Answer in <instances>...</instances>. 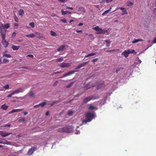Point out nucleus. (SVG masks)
I'll list each match as a JSON object with an SVG mask.
<instances>
[{
	"label": "nucleus",
	"instance_id": "nucleus-36",
	"mask_svg": "<svg viewBox=\"0 0 156 156\" xmlns=\"http://www.w3.org/2000/svg\"><path fill=\"white\" fill-rule=\"evenodd\" d=\"M29 25L32 27V28L34 27V22H31L30 23Z\"/></svg>",
	"mask_w": 156,
	"mask_h": 156
},
{
	"label": "nucleus",
	"instance_id": "nucleus-54",
	"mask_svg": "<svg viewBox=\"0 0 156 156\" xmlns=\"http://www.w3.org/2000/svg\"><path fill=\"white\" fill-rule=\"evenodd\" d=\"M115 51L114 50H107L106 51V52H112Z\"/></svg>",
	"mask_w": 156,
	"mask_h": 156
},
{
	"label": "nucleus",
	"instance_id": "nucleus-42",
	"mask_svg": "<svg viewBox=\"0 0 156 156\" xmlns=\"http://www.w3.org/2000/svg\"><path fill=\"white\" fill-rule=\"evenodd\" d=\"M3 88L6 89H7L9 88V86L8 84H6L3 87Z\"/></svg>",
	"mask_w": 156,
	"mask_h": 156
},
{
	"label": "nucleus",
	"instance_id": "nucleus-60",
	"mask_svg": "<svg viewBox=\"0 0 156 156\" xmlns=\"http://www.w3.org/2000/svg\"><path fill=\"white\" fill-rule=\"evenodd\" d=\"M15 93H16L15 92V90H14L13 92H12V93H11V95H14Z\"/></svg>",
	"mask_w": 156,
	"mask_h": 156
},
{
	"label": "nucleus",
	"instance_id": "nucleus-57",
	"mask_svg": "<svg viewBox=\"0 0 156 156\" xmlns=\"http://www.w3.org/2000/svg\"><path fill=\"white\" fill-rule=\"evenodd\" d=\"M66 7L68 9H73V7H68V6H66Z\"/></svg>",
	"mask_w": 156,
	"mask_h": 156
},
{
	"label": "nucleus",
	"instance_id": "nucleus-49",
	"mask_svg": "<svg viewBox=\"0 0 156 156\" xmlns=\"http://www.w3.org/2000/svg\"><path fill=\"white\" fill-rule=\"evenodd\" d=\"M112 1V0H104V1H106V2L107 3H108L110 2H111Z\"/></svg>",
	"mask_w": 156,
	"mask_h": 156
},
{
	"label": "nucleus",
	"instance_id": "nucleus-5",
	"mask_svg": "<svg viewBox=\"0 0 156 156\" xmlns=\"http://www.w3.org/2000/svg\"><path fill=\"white\" fill-rule=\"evenodd\" d=\"M130 53H133L134 54H136V52L133 49L131 52H130L129 50H128V51H125L124 52L122 53V55H124L126 57H127L128 56V55Z\"/></svg>",
	"mask_w": 156,
	"mask_h": 156
},
{
	"label": "nucleus",
	"instance_id": "nucleus-50",
	"mask_svg": "<svg viewBox=\"0 0 156 156\" xmlns=\"http://www.w3.org/2000/svg\"><path fill=\"white\" fill-rule=\"evenodd\" d=\"M133 5L132 3L131 2H129L127 3V6H129V5Z\"/></svg>",
	"mask_w": 156,
	"mask_h": 156
},
{
	"label": "nucleus",
	"instance_id": "nucleus-52",
	"mask_svg": "<svg viewBox=\"0 0 156 156\" xmlns=\"http://www.w3.org/2000/svg\"><path fill=\"white\" fill-rule=\"evenodd\" d=\"M16 34V33L15 32H13L12 34V37H15Z\"/></svg>",
	"mask_w": 156,
	"mask_h": 156
},
{
	"label": "nucleus",
	"instance_id": "nucleus-43",
	"mask_svg": "<svg viewBox=\"0 0 156 156\" xmlns=\"http://www.w3.org/2000/svg\"><path fill=\"white\" fill-rule=\"evenodd\" d=\"M27 57H30V58H33L34 57V56L30 54V55H27Z\"/></svg>",
	"mask_w": 156,
	"mask_h": 156
},
{
	"label": "nucleus",
	"instance_id": "nucleus-62",
	"mask_svg": "<svg viewBox=\"0 0 156 156\" xmlns=\"http://www.w3.org/2000/svg\"><path fill=\"white\" fill-rule=\"evenodd\" d=\"M23 68L26 69H28L29 67H23Z\"/></svg>",
	"mask_w": 156,
	"mask_h": 156
},
{
	"label": "nucleus",
	"instance_id": "nucleus-13",
	"mask_svg": "<svg viewBox=\"0 0 156 156\" xmlns=\"http://www.w3.org/2000/svg\"><path fill=\"white\" fill-rule=\"evenodd\" d=\"M98 54L97 52H93L88 54V55L85 56V57L87 58L91 56H93L95 55H97Z\"/></svg>",
	"mask_w": 156,
	"mask_h": 156
},
{
	"label": "nucleus",
	"instance_id": "nucleus-16",
	"mask_svg": "<svg viewBox=\"0 0 156 156\" xmlns=\"http://www.w3.org/2000/svg\"><path fill=\"white\" fill-rule=\"evenodd\" d=\"M2 140H4L3 141V143L2 144H7V145H10L11 142H10L8 141L7 140H5L4 139H2Z\"/></svg>",
	"mask_w": 156,
	"mask_h": 156
},
{
	"label": "nucleus",
	"instance_id": "nucleus-35",
	"mask_svg": "<svg viewBox=\"0 0 156 156\" xmlns=\"http://www.w3.org/2000/svg\"><path fill=\"white\" fill-rule=\"evenodd\" d=\"M9 62V60L6 59V58H4V59L3 62L4 63H8Z\"/></svg>",
	"mask_w": 156,
	"mask_h": 156
},
{
	"label": "nucleus",
	"instance_id": "nucleus-37",
	"mask_svg": "<svg viewBox=\"0 0 156 156\" xmlns=\"http://www.w3.org/2000/svg\"><path fill=\"white\" fill-rule=\"evenodd\" d=\"M14 20L16 22H18L19 21V20L18 18L15 15L14 16Z\"/></svg>",
	"mask_w": 156,
	"mask_h": 156
},
{
	"label": "nucleus",
	"instance_id": "nucleus-38",
	"mask_svg": "<svg viewBox=\"0 0 156 156\" xmlns=\"http://www.w3.org/2000/svg\"><path fill=\"white\" fill-rule=\"evenodd\" d=\"M63 60V58H59L57 59H56V62H62Z\"/></svg>",
	"mask_w": 156,
	"mask_h": 156
},
{
	"label": "nucleus",
	"instance_id": "nucleus-29",
	"mask_svg": "<svg viewBox=\"0 0 156 156\" xmlns=\"http://www.w3.org/2000/svg\"><path fill=\"white\" fill-rule=\"evenodd\" d=\"M51 34L52 36L54 37L56 36V33L52 31H51Z\"/></svg>",
	"mask_w": 156,
	"mask_h": 156
},
{
	"label": "nucleus",
	"instance_id": "nucleus-20",
	"mask_svg": "<svg viewBox=\"0 0 156 156\" xmlns=\"http://www.w3.org/2000/svg\"><path fill=\"white\" fill-rule=\"evenodd\" d=\"M2 27H4L6 29H8L10 27L9 23H7L6 24H4V25H2Z\"/></svg>",
	"mask_w": 156,
	"mask_h": 156
},
{
	"label": "nucleus",
	"instance_id": "nucleus-24",
	"mask_svg": "<svg viewBox=\"0 0 156 156\" xmlns=\"http://www.w3.org/2000/svg\"><path fill=\"white\" fill-rule=\"evenodd\" d=\"M67 47H68L67 45H65V44L62 45V46H61L60 47H59V48H58V49H64V48H67Z\"/></svg>",
	"mask_w": 156,
	"mask_h": 156
},
{
	"label": "nucleus",
	"instance_id": "nucleus-26",
	"mask_svg": "<svg viewBox=\"0 0 156 156\" xmlns=\"http://www.w3.org/2000/svg\"><path fill=\"white\" fill-rule=\"evenodd\" d=\"M61 12H62V15H65L68 13V11H64L63 9L61 11Z\"/></svg>",
	"mask_w": 156,
	"mask_h": 156
},
{
	"label": "nucleus",
	"instance_id": "nucleus-31",
	"mask_svg": "<svg viewBox=\"0 0 156 156\" xmlns=\"http://www.w3.org/2000/svg\"><path fill=\"white\" fill-rule=\"evenodd\" d=\"M74 83V82H72L69 83L66 86V87L67 88H69L71 87Z\"/></svg>",
	"mask_w": 156,
	"mask_h": 156
},
{
	"label": "nucleus",
	"instance_id": "nucleus-30",
	"mask_svg": "<svg viewBox=\"0 0 156 156\" xmlns=\"http://www.w3.org/2000/svg\"><path fill=\"white\" fill-rule=\"evenodd\" d=\"M96 108V107H95L93 106H92L91 105H90L88 109L89 110H93V109H95Z\"/></svg>",
	"mask_w": 156,
	"mask_h": 156
},
{
	"label": "nucleus",
	"instance_id": "nucleus-3",
	"mask_svg": "<svg viewBox=\"0 0 156 156\" xmlns=\"http://www.w3.org/2000/svg\"><path fill=\"white\" fill-rule=\"evenodd\" d=\"M63 127L64 132L69 133L73 131V128L71 126H67Z\"/></svg>",
	"mask_w": 156,
	"mask_h": 156
},
{
	"label": "nucleus",
	"instance_id": "nucleus-39",
	"mask_svg": "<svg viewBox=\"0 0 156 156\" xmlns=\"http://www.w3.org/2000/svg\"><path fill=\"white\" fill-rule=\"evenodd\" d=\"M62 73V71H58L57 72H55V73H52L51 74V75L53 76V75H54L55 74H60V73Z\"/></svg>",
	"mask_w": 156,
	"mask_h": 156
},
{
	"label": "nucleus",
	"instance_id": "nucleus-4",
	"mask_svg": "<svg viewBox=\"0 0 156 156\" xmlns=\"http://www.w3.org/2000/svg\"><path fill=\"white\" fill-rule=\"evenodd\" d=\"M96 98L95 96H92L90 97H88L85 98L83 101V103L84 104H86L88 102L90 101L92 99H95Z\"/></svg>",
	"mask_w": 156,
	"mask_h": 156
},
{
	"label": "nucleus",
	"instance_id": "nucleus-1",
	"mask_svg": "<svg viewBox=\"0 0 156 156\" xmlns=\"http://www.w3.org/2000/svg\"><path fill=\"white\" fill-rule=\"evenodd\" d=\"M85 116L87 119L86 120H83L82 122L86 123L87 122H90L92 120L94 117V113L87 112L85 114Z\"/></svg>",
	"mask_w": 156,
	"mask_h": 156
},
{
	"label": "nucleus",
	"instance_id": "nucleus-25",
	"mask_svg": "<svg viewBox=\"0 0 156 156\" xmlns=\"http://www.w3.org/2000/svg\"><path fill=\"white\" fill-rule=\"evenodd\" d=\"M46 103L45 102H43L39 104L40 106H41V107H43L45 105H46Z\"/></svg>",
	"mask_w": 156,
	"mask_h": 156
},
{
	"label": "nucleus",
	"instance_id": "nucleus-18",
	"mask_svg": "<svg viewBox=\"0 0 156 156\" xmlns=\"http://www.w3.org/2000/svg\"><path fill=\"white\" fill-rule=\"evenodd\" d=\"M15 90V92L16 93H19L22 92L23 91V89L21 88H20L16 90Z\"/></svg>",
	"mask_w": 156,
	"mask_h": 156
},
{
	"label": "nucleus",
	"instance_id": "nucleus-55",
	"mask_svg": "<svg viewBox=\"0 0 156 156\" xmlns=\"http://www.w3.org/2000/svg\"><path fill=\"white\" fill-rule=\"evenodd\" d=\"M153 42L154 43H156V37L153 40Z\"/></svg>",
	"mask_w": 156,
	"mask_h": 156
},
{
	"label": "nucleus",
	"instance_id": "nucleus-33",
	"mask_svg": "<svg viewBox=\"0 0 156 156\" xmlns=\"http://www.w3.org/2000/svg\"><path fill=\"white\" fill-rule=\"evenodd\" d=\"M58 131L60 132H64L63 127L58 129Z\"/></svg>",
	"mask_w": 156,
	"mask_h": 156
},
{
	"label": "nucleus",
	"instance_id": "nucleus-15",
	"mask_svg": "<svg viewBox=\"0 0 156 156\" xmlns=\"http://www.w3.org/2000/svg\"><path fill=\"white\" fill-rule=\"evenodd\" d=\"M143 41V40L142 39H134L132 41V43H137L139 41Z\"/></svg>",
	"mask_w": 156,
	"mask_h": 156
},
{
	"label": "nucleus",
	"instance_id": "nucleus-19",
	"mask_svg": "<svg viewBox=\"0 0 156 156\" xmlns=\"http://www.w3.org/2000/svg\"><path fill=\"white\" fill-rule=\"evenodd\" d=\"M24 13V11L22 9H20L19 11V14L20 16L23 15Z\"/></svg>",
	"mask_w": 156,
	"mask_h": 156
},
{
	"label": "nucleus",
	"instance_id": "nucleus-41",
	"mask_svg": "<svg viewBox=\"0 0 156 156\" xmlns=\"http://www.w3.org/2000/svg\"><path fill=\"white\" fill-rule=\"evenodd\" d=\"M58 101H54V102H53L52 103L50 104V106H51L52 105H53L55 104L56 103H58Z\"/></svg>",
	"mask_w": 156,
	"mask_h": 156
},
{
	"label": "nucleus",
	"instance_id": "nucleus-10",
	"mask_svg": "<svg viewBox=\"0 0 156 156\" xmlns=\"http://www.w3.org/2000/svg\"><path fill=\"white\" fill-rule=\"evenodd\" d=\"M24 110L23 108L19 109H12L11 111L9 112V114H11L13 113L16 112H21Z\"/></svg>",
	"mask_w": 156,
	"mask_h": 156
},
{
	"label": "nucleus",
	"instance_id": "nucleus-12",
	"mask_svg": "<svg viewBox=\"0 0 156 156\" xmlns=\"http://www.w3.org/2000/svg\"><path fill=\"white\" fill-rule=\"evenodd\" d=\"M120 10H122V15H123L125 14H127V11L126 9L124 8L120 7L119 8Z\"/></svg>",
	"mask_w": 156,
	"mask_h": 156
},
{
	"label": "nucleus",
	"instance_id": "nucleus-23",
	"mask_svg": "<svg viewBox=\"0 0 156 156\" xmlns=\"http://www.w3.org/2000/svg\"><path fill=\"white\" fill-rule=\"evenodd\" d=\"M78 11L83 12H86V10L84 8L82 7L78 9Z\"/></svg>",
	"mask_w": 156,
	"mask_h": 156
},
{
	"label": "nucleus",
	"instance_id": "nucleus-59",
	"mask_svg": "<svg viewBox=\"0 0 156 156\" xmlns=\"http://www.w3.org/2000/svg\"><path fill=\"white\" fill-rule=\"evenodd\" d=\"M23 112L24 113L25 115H26L28 113L27 112Z\"/></svg>",
	"mask_w": 156,
	"mask_h": 156
},
{
	"label": "nucleus",
	"instance_id": "nucleus-17",
	"mask_svg": "<svg viewBox=\"0 0 156 156\" xmlns=\"http://www.w3.org/2000/svg\"><path fill=\"white\" fill-rule=\"evenodd\" d=\"M2 43L3 45H4L5 48H6L8 46V42L5 40L2 41Z\"/></svg>",
	"mask_w": 156,
	"mask_h": 156
},
{
	"label": "nucleus",
	"instance_id": "nucleus-2",
	"mask_svg": "<svg viewBox=\"0 0 156 156\" xmlns=\"http://www.w3.org/2000/svg\"><path fill=\"white\" fill-rule=\"evenodd\" d=\"M92 29L97 31V34H104L107 32V30L102 29L101 28H99L98 26L93 27Z\"/></svg>",
	"mask_w": 156,
	"mask_h": 156
},
{
	"label": "nucleus",
	"instance_id": "nucleus-7",
	"mask_svg": "<svg viewBox=\"0 0 156 156\" xmlns=\"http://www.w3.org/2000/svg\"><path fill=\"white\" fill-rule=\"evenodd\" d=\"M78 70H75V71H70L67 73H66L64 74L60 78H62L64 77H65L66 76H69L71 74H73L75 72H78Z\"/></svg>",
	"mask_w": 156,
	"mask_h": 156
},
{
	"label": "nucleus",
	"instance_id": "nucleus-8",
	"mask_svg": "<svg viewBox=\"0 0 156 156\" xmlns=\"http://www.w3.org/2000/svg\"><path fill=\"white\" fill-rule=\"evenodd\" d=\"M11 133H9L5 132L4 131H0V135L3 137H5L10 134H11Z\"/></svg>",
	"mask_w": 156,
	"mask_h": 156
},
{
	"label": "nucleus",
	"instance_id": "nucleus-32",
	"mask_svg": "<svg viewBox=\"0 0 156 156\" xmlns=\"http://www.w3.org/2000/svg\"><path fill=\"white\" fill-rule=\"evenodd\" d=\"M3 56L7 58H10L11 57V55L9 54H3Z\"/></svg>",
	"mask_w": 156,
	"mask_h": 156
},
{
	"label": "nucleus",
	"instance_id": "nucleus-6",
	"mask_svg": "<svg viewBox=\"0 0 156 156\" xmlns=\"http://www.w3.org/2000/svg\"><path fill=\"white\" fill-rule=\"evenodd\" d=\"M37 147H33L30 149L27 152V154L29 155H31L33 154L34 152L37 150Z\"/></svg>",
	"mask_w": 156,
	"mask_h": 156
},
{
	"label": "nucleus",
	"instance_id": "nucleus-53",
	"mask_svg": "<svg viewBox=\"0 0 156 156\" xmlns=\"http://www.w3.org/2000/svg\"><path fill=\"white\" fill-rule=\"evenodd\" d=\"M58 81H56L55 83L53 84V86H56L57 84V83H58Z\"/></svg>",
	"mask_w": 156,
	"mask_h": 156
},
{
	"label": "nucleus",
	"instance_id": "nucleus-21",
	"mask_svg": "<svg viewBox=\"0 0 156 156\" xmlns=\"http://www.w3.org/2000/svg\"><path fill=\"white\" fill-rule=\"evenodd\" d=\"M26 36L30 38H33L35 36V35L33 34L32 33L30 34L26 35Z\"/></svg>",
	"mask_w": 156,
	"mask_h": 156
},
{
	"label": "nucleus",
	"instance_id": "nucleus-63",
	"mask_svg": "<svg viewBox=\"0 0 156 156\" xmlns=\"http://www.w3.org/2000/svg\"><path fill=\"white\" fill-rule=\"evenodd\" d=\"M76 31L77 32V33H79V32H82L81 30H76Z\"/></svg>",
	"mask_w": 156,
	"mask_h": 156
},
{
	"label": "nucleus",
	"instance_id": "nucleus-22",
	"mask_svg": "<svg viewBox=\"0 0 156 156\" xmlns=\"http://www.w3.org/2000/svg\"><path fill=\"white\" fill-rule=\"evenodd\" d=\"M73 112L71 110H69L68 111V114L69 116H71L73 115Z\"/></svg>",
	"mask_w": 156,
	"mask_h": 156
},
{
	"label": "nucleus",
	"instance_id": "nucleus-56",
	"mask_svg": "<svg viewBox=\"0 0 156 156\" xmlns=\"http://www.w3.org/2000/svg\"><path fill=\"white\" fill-rule=\"evenodd\" d=\"M10 126V124H6L4 126L5 127H6V126L9 127Z\"/></svg>",
	"mask_w": 156,
	"mask_h": 156
},
{
	"label": "nucleus",
	"instance_id": "nucleus-11",
	"mask_svg": "<svg viewBox=\"0 0 156 156\" xmlns=\"http://www.w3.org/2000/svg\"><path fill=\"white\" fill-rule=\"evenodd\" d=\"M87 63H88V62H84V63H83L80 64L79 65H78L76 66V69H79L81 68V67L84 66L87 64Z\"/></svg>",
	"mask_w": 156,
	"mask_h": 156
},
{
	"label": "nucleus",
	"instance_id": "nucleus-61",
	"mask_svg": "<svg viewBox=\"0 0 156 156\" xmlns=\"http://www.w3.org/2000/svg\"><path fill=\"white\" fill-rule=\"evenodd\" d=\"M18 24L16 23H15L14 24V26H18Z\"/></svg>",
	"mask_w": 156,
	"mask_h": 156
},
{
	"label": "nucleus",
	"instance_id": "nucleus-58",
	"mask_svg": "<svg viewBox=\"0 0 156 156\" xmlns=\"http://www.w3.org/2000/svg\"><path fill=\"white\" fill-rule=\"evenodd\" d=\"M49 112L48 111H47V112L46 113L45 115L46 116H48L49 115Z\"/></svg>",
	"mask_w": 156,
	"mask_h": 156
},
{
	"label": "nucleus",
	"instance_id": "nucleus-14",
	"mask_svg": "<svg viewBox=\"0 0 156 156\" xmlns=\"http://www.w3.org/2000/svg\"><path fill=\"white\" fill-rule=\"evenodd\" d=\"M105 86V85L102 82L100 84H99L97 86V89H99L101 88L102 87H104Z\"/></svg>",
	"mask_w": 156,
	"mask_h": 156
},
{
	"label": "nucleus",
	"instance_id": "nucleus-44",
	"mask_svg": "<svg viewBox=\"0 0 156 156\" xmlns=\"http://www.w3.org/2000/svg\"><path fill=\"white\" fill-rule=\"evenodd\" d=\"M60 21L63 22V23H67V20L66 19H61L60 20Z\"/></svg>",
	"mask_w": 156,
	"mask_h": 156
},
{
	"label": "nucleus",
	"instance_id": "nucleus-27",
	"mask_svg": "<svg viewBox=\"0 0 156 156\" xmlns=\"http://www.w3.org/2000/svg\"><path fill=\"white\" fill-rule=\"evenodd\" d=\"M8 107V106L6 105L5 104L3 105L2 106V108L4 110H6Z\"/></svg>",
	"mask_w": 156,
	"mask_h": 156
},
{
	"label": "nucleus",
	"instance_id": "nucleus-45",
	"mask_svg": "<svg viewBox=\"0 0 156 156\" xmlns=\"http://www.w3.org/2000/svg\"><path fill=\"white\" fill-rule=\"evenodd\" d=\"M98 58H96L93 59L92 60L91 62H93L94 63L95 62H96L98 60Z\"/></svg>",
	"mask_w": 156,
	"mask_h": 156
},
{
	"label": "nucleus",
	"instance_id": "nucleus-9",
	"mask_svg": "<svg viewBox=\"0 0 156 156\" xmlns=\"http://www.w3.org/2000/svg\"><path fill=\"white\" fill-rule=\"evenodd\" d=\"M70 65L69 63H62L60 65V67L62 68H64L66 67H69L70 66Z\"/></svg>",
	"mask_w": 156,
	"mask_h": 156
},
{
	"label": "nucleus",
	"instance_id": "nucleus-48",
	"mask_svg": "<svg viewBox=\"0 0 156 156\" xmlns=\"http://www.w3.org/2000/svg\"><path fill=\"white\" fill-rule=\"evenodd\" d=\"M2 40H5V36L4 34H2Z\"/></svg>",
	"mask_w": 156,
	"mask_h": 156
},
{
	"label": "nucleus",
	"instance_id": "nucleus-64",
	"mask_svg": "<svg viewBox=\"0 0 156 156\" xmlns=\"http://www.w3.org/2000/svg\"><path fill=\"white\" fill-rule=\"evenodd\" d=\"M83 25V23H80L78 24V26H82V25Z\"/></svg>",
	"mask_w": 156,
	"mask_h": 156
},
{
	"label": "nucleus",
	"instance_id": "nucleus-34",
	"mask_svg": "<svg viewBox=\"0 0 156 156\" xmlns=\"http://www.w3.org/2000/svg\"><path fill=\"white\" fill-rule=\"evenodd\" d=\"M29 94H30V96L31 97H34V93L33 92L30 91L29 92Z\"/></svg>",
	"mask_w": 156,
	"mask_h": 156
},
{
	"label": "nucleus",
	"instance_id": "nucleus-46",
	"mask_svg": "<svg viewBox=\"0 0 156 156\" xmlns=\"http://www.w3.org/2000/svg\"><path fill=\"white\" fill-rule=\"evenodd\" d=\"M58 1L61 3H64L66 2V0H58Z\"/></svg>",
	"mask_w": 156,
	"mask_h": 156
},
{
	"label": "nucleus",
	"instance_id": "nucleus-40",
	"mask_svg": "<svg viewBox=\"0 0 156 156\" xmlns=\"http://www.w3.org/2000/svg\"><path fill=\"white\" fill-rule=\"evenodd\" d=\"M12 49H19L20 48V47L18 46H16L13 45L12 46Z\"/></svg>",
	"mask_w": 156,
	"mask_h": 156
},
{
	"label": "nucleus",
	"instance_id": "nucleus-51",
	"mask_svg": "<svg viewBox=\"0 0 156 156\" xmlns=\"http://www.w3.org/2000/svg\"><path fill=\"white\" fill-rule=\"evenodd\" d=\"M40 107V106L38 104V105H34V108H39Z\"/></svg>",
	"mask_w": 156,
	"mask_h": 156
},
{
	"label": "nucleus",
	"instance_id": "nucleus-47",
	"mask_svg": "<svg viewBox=\"0 0 156 156\" xmlns=\"http://www.w3.org/2000/svg\"><path fill=\"white\" fill-rule=\"evenodd\" d=\"M109 12L108 10H106L104 13H102V15H104L105 14L108 13Z\"/></svg>",
	"mask_w": 156,
	"mask_h": 156
},
{
	"label": "nucleus",
	"instance_id": "nucleus-28",
	"mask_svg": "<svg viewBox=\"0 0 156 156\" xmlns=\"http://www.w3.org/2000/svg\"><path fill=\"white\" fill-rule=\"evenodd\" d=\"M25 121V119L24 117H23L21 119H19L18 121L20 122H24Z\"/></svg>",
	"mask_w": 156,
	"mask_h": 156
}]
</instances>
